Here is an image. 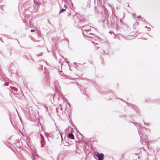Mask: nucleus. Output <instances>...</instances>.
Instances as JSON below:
<instances>
[{
    "instance_id": "7ed1b4c3",
    "label": "nucleus",
    "mask_w": 160,
    "mask_h": 160,
    "mask_svg": "<svg viewBox=\"0 0 160 160\" xmlns=\"http://www.w3.org/2000/svg\"><path fill=\"white\" fill-rule=\"evenodd\" d=\"M65 11V9H62V10H61L60 11V13H61V12H63V11Z\"/></svg>"
},
{
    "instance_id": "423d86ee",
    "label": "nucleus",
    "mask_w": 160,
    "mask_h": 160,
    "mask_svg": "<svg viewBox=\"0 0 160 160\" xmlns=\"http://www.w3.org/2000/svg\"><path fill=\"white\" fill-rule=\"evenodd\" d=\"M40 136H41V138H42V135L41 134H40Z\"/></svg>"
},
{
    "instance_id": "39448f33",
    "label": "nucleus",
    "mask_w": 160,
    "mask_h": 160,
    "mask_svg": "<svg viewBox=\"0 0 160 160\" xmlns=\"http://www.w3.org/2000/svg\"><path fill=\"white\" fill-rule=\"evenodd\" d=\"M31 32H35V31L34 30H31Z\"/></svg>"
},
{
    "instance_id": "20e7f679",
    "label": "nucleus",
    "mask_w": 160,
    "mask_h": 160,
    "mask_svg": "<svg viewBox=\"0 0 160 160\" xmlns=\"http://www.w3.org/2000/svg\"><path fill=\"white\" fill-rule=\"evenodd\" d=\"M137 18H138L139 19H141L142 18L141 16L137 17Z\"/></svg>"
},
{
    "instance_id": "f257e3e1",
    "label": "nucleus",
    "mask_w": 160,
    "mask_h": 160,
    "mask_svg": "<svg viewBox=\"0 0 160 160\" xmlns=\"http://www.w3.org/2000/svg\"><path fill=\"white\" fill-rule=\"evenodd\" d=\"M95 155L98 159L99 160H103L104 157V155L102 153H99L98 152L95 153Z\"/></svg>"
},
{
    "instance_id": "f03ea898",
    "label": "nucleus",
    "mask_w": 160,
    "mask_h": 160,
    "mask_svg": "<svg viewBox=\"0 0 160 160\" xmlns=\"http://www.w3.org/2000/svg\"><path fill=\"white\" fill-rule=\"evenodd\" d=\"M68 137L69 138L74 139V135L72 133H70L68 135Z\"/></svg>"
}]
</instances>
